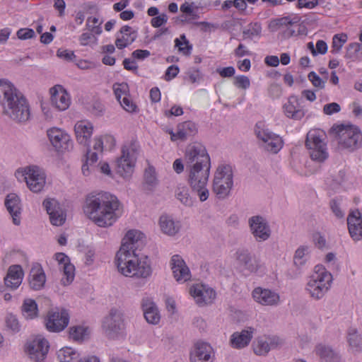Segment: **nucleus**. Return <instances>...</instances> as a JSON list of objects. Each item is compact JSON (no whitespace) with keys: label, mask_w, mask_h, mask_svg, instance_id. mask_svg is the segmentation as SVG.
<instances>
[{"label":"nucleus","mask_w":362,"mask_h":362,"mask_svg":"<svg viewBox=\"0 0 362 362\" xmlns=\"http://www.w3.org/2000/svg\"><path fill=\"white\" fill-rule=\"evenodd\" d=\"M141 233L130 230L125 235L119 250L116 255L118 271L125 276L146 279L152 274L151 262L146 256L139 258L135 253L136 244Z\"/></svg>","instance_id":"nucleus-1"},{"label":"nucleus","mask_w":362,"mask_h":362,"mask_svg":"<svg viewBox=\"0 0 362 362\" xmlns=\"http://www.w3.org/2000/svg\"><path fill=\"white\" fill-rule=\"evenodd\" d=\"M119 205L117 197L110 193H92L86 199L83 211L99 227H108L119 216Z\"/></svg>","instance_id":"nucleus-2"},{"label":"nucleus","mask_w":362,"mask_h":362,"mask_svg":"<svg viewBox=\"0 0 362 362\" xmlns=\"http://www.w3.org/2000/svg\"><path fill=\"white\" fill-rule=\"evenodd\" d=\"M0 105L3 115L16 123H23L30 118V107L26 98L6 79H0Z\"/></svg>","instance_id":"nucleus-3"},{"label":"nucleus","mask_w":362,"mask_h":362,"mask_svg":"<svg viewBox=\"0 0 362 362\" xmlns=\"http://www.w3.org/2000/svg\"><path fill=\"white\" fill-rule=\"evenodd\" d=\"M332 281V274L322 265H317L308 278L305 290L313 299L321 300L331 288Z\"/></svg>","instance_id":"nucleus-4"},{"label":"nucleus","mask_w":362,"mask_h":362,"mask_svg":"<svg viewBox=\"0 0 362 362\" xmlns=\"http://www.w3.org/2000/svg\"><path fill=\"white\" fill-rule=\"evenodd\" d=\"M211 165L209 166H192L186 167L187 173V182L199 197L201 202L206 201L209 196L207 189V183L210 175Z\"/></svg>","instance_id":"nucleus-5"},{"label":"nucleus","mask_w":362,"mask_h":362,"mask_svg":"<svg viewBox=\"0 0 362 362\" xmlns=\"http://www.w3.org/2000/svg\"><path fill=\"white\" fill-rule=\"evenodd\" d=\"M233 185L232 167L228 164L219 165L214 173L213 191L219 199L227 197Z\"/></svg>","instance_id":"nucleus-6"},{"label":"nucleus","mask_w":362,"mask_h":362,"mask_svg":"<svg viewBox=\"0 0 362 362\" xmlns=\"http://www.w3.org/2000/svg\"><path fill=\"white\" fill-rule=\"evenodd\" d=\"M341 148L354 151L362 146V133L356 126L341 124L335 128Z\"/></svg>","instance_id":"nucleus-7"},{"label":"nucleus","mask_w":362,"mask_h":362,"mask_svg":"<svg viewBox=\"0 0 362 362\" xmlns=\"http://www.w3.org/2000/svg\"><path fill=\"white\" fill-rule=\"evenodd\" d=\"M19 181H25L30 191L37 193L45 187L46 176L44 171L36 165L19 168L15 173Z\"/></svg>","instance_id":"nucleus-8"},{"label":"nucleus","mask_w":362,"mask_h":362,"mask_svg":"<svg viewBox=\"0 0 362 362\" xmlns=\"http://www.w3.org/2000/svg\"><path fill=\"white\" fill-rule=\"evenodd\" d=\"M325 138L326 135L323 132L316 129L310 130L307 134L305 145L310 151L312 160L322 163L328 158Z\"/></svg>","instance_id":"nucleus-9"},{"label":"nucleus","mask_w":362,"mask_h":362,"mask_svg":"<svg viewBox=\"0 0 362 362\" xmlns=\"http://www.w3.org/2000/svg\"><path fill=\"white\" fill-rule=\"evenodd\" d=\"M255 132L260 142V146L264 150L275 154L282 148L284 146L282 138L265 127L262 122L256 124Z\"/></svg>","instance_id":"nucleus-10"},{"label":"nucleus","mask_w":362,"mask_h":362,"mask_svg":"<svg viewBox=\"0 0 362 362\" xmlns=\"http://www.w3.org/2000/svg\"><path fill=\"white\" fill-rule=\"evenodd\" d=\"M186 167L211 165L210 157L205 146L201 143L194 142L187 146L185 153Z\"/></svg>","instance_id":"nucleus-11"},{"label":"nucleus","mask_w":362,"mask_h":362,"mask_svg":"<svg viewBox=\"0 0 362 362\" xmlns=\"http://www.w3.org/2000/svg\"><path fill=\"white\" fill-rule=\"evenodd\" d=\"M103 329L109 338H115L124 329L123 313L117 308H112L103 321Z\"/></svg>","instance_id":"nucleus-12"},{"label":"nucleus","mask_w":362,"mask_h":362,"mask_svg":"<svg viewBox=\"0 0 362 362\" xmlns=\"http://www.w3.org/2000/svg\"><path fill=\"white\" fill-rule=\"evenodd\" d=\"M136 160V151L132 147L124 146L122 156L117 160V173L124 178H129L134 172Z\"/></svg>","instance_id":"nucleus-13"},{"label":"nucleus","mask_w":362,"mask_h":362,"mask_svg":"<svg viewBox=\"0 0 362 362\" xmlns=\"http://www.w3.org/2000/svg\"><path fill=\"white\" fill-rule=\"evenodd\" d=\"M69 315L67 310H49L45 318L46 329L51 332H60L69 325Z\"/></svg>","instance_id":"nucleus-14"},{"label":"nucleus","mask_w":362,"mask_h":362,"mask_svg":"<svg viewBox=\"0 0 362 362\" xmlns=\"http://www.w3.org/2000/svg\"><path fill=\"white\" fill-rule=\"evenodd\" d=\"M250 232L257 242H263L269 238L271 230L267 220L261 216H254L249 218Z\"/></svg>","instance_id":"nucleus-15"},{"label":"nucleus","mask_w":362,"mask_h":362,"mask_svg":"<svg viewBox=\"0 0 362 362\" xmlns=\"http://www.w3.org/2000/svg\"><path fill=\"white\" fill-rule=\"evenodd\" d=\"M49 342L44 338L37 337L26 344V351L31 360L42 362L45 360L48 351Z\"/></svg>","instance_id":"nucleus-16"},{"label":"nucleus","mask_w":362,"mask_h":362,"mask_svg":"<svg viewBox=\"0 0 362 362\" xmlns=\"http://www.w3.org/2000/svg\"><path fill=\"white\" fill-rule=\"evenodd\" d=\"M189 293L200 305L211 303L216 298V291L203 284H193L189 287Z\"/></svg>","instance_id":"nucleus-17"},{"label":"nucleus","mask_w":362,"mask_h":362,"mask_svg":"<svg viewBox=\"0 0 362 362\" xmlns=\"http://www.w3.org/2000/svg\"><path fill=\"white\" fill-rule=\"evenodd\" d=\"M51 104L59 111L66 110L71 104L67 91L61 85H56L49 90Z\"/></svg>","instance_id":"nucleus-18"},{"label":"nucleus","mask_w":362,"mask_h":362,"mask_svg":"<svg viewBox=\"0 0 362 362\" xmlns=\"http://www.w3.org/2000/svg\"><path fill=\"white\" fill-rule=\"evenodd\" d=\"M280 344V339L276 336H262L253 342V350L256 355L266 356L270 350L276 349Z\"/></svg>","instance_id":"nucleus-19"},{"label":"nucleus","mask_w":362,"mask_h":362,"mask_svg":"<svg viewBox=\"0 0 362 362\" xmlns=\"http://www.w3.org/2000/svg\"><path fill=\"white\" fill-rule=\"evenodd\" d=\"M252 294L254 300L262 305L276 306L280 302L279 293L270 289L257 287Z\"/></svg>","instance_id":"nucleus-20"},{"label":"nucleus","mask_w":362,"mask_h":362,"mask_svg":"<svg viewBox=\"0 0 362 362\" xmlns=\"http://www.w3.org/2000/svg\"><path fill=\"white\" fill-rule=\"evenodd\" d=\"M170 265L173 276L177 282L185 283L191 279L190 271L180 256L173 255Z\"/></svg>","instance_id":"nucleus-21"},{"label":"nucleus","mask_w":362,"mask_h":362,"mask_svg":"<svg viewBox=\"0 0 362 362\" xmlns=\"http://www.w3.org/2000/svg\"><path fill=\"white\" fill-rule=\"evenodd\" d=\"M315 351L320 362H342L340 353L329 344H318Z\"/></svg>","instance_id":"nucleus-22"},{"label":"nucleus","mask_w":362,"mask_h":362,"mask_svg":"<svg viewBox=\"0 0 362 362\" xmlns=\"http://www.w3.org/2000/svg\"><path fill=\"white\" fill-rule=\"evenodd\" d=\"M212 347L208 343L198 341L190 353L191 362H212Z\"/></svg>","instance_id":"nucleus-23"},{"label":"nucleus","mask_w":362,"mask_h":362,"mask_svg":"<svg viewBox=\"0 0 362 362\" xmlns=\"http://www.w3.org/2000/svg\"><path fill=\"white\" fill-rule=\"evenodd\" d=\"M347 224L352 239L354 241L361 240L362 239V217L358 210L352 211L348 216Z\"/></svg>","instance_id":"nucleus-24"},{"label":"nucleus","mask_w":362,"mask_h":362,"mask_svg":"<svg viewBox=\"0 0 362 362\" xmlns=\"http://www.w3.org/2000/svg\"><path fill=\"white\" fill-rule=\"evenodd\" d=\"M47 136L52 144L58 150H66L70 146V136L60 129L47 130Z\"/></svg>","instance_id":"nucleus-25"},{"label":"nucleus","mask_w":362,"mask_h":362,"mask_svg":"<svg viewBox=\"0 0 362 362\" xmlns=\"http://www.w3.org/2000/svg\"><path fill=\"white\" fill-rule=\"evenodd\" d=\"M5 206L12 216L13 223L16 226H19L21 224L19 215L21 211L19 197L15 193L8 194L5 199Z\"/></svg>","instance_id":"nucleus-26"},{"label":"nucleus","mask_w":362,"mask_h":362,"mask_svg":"<svg viewBox=\"0 0 362 362\" xmlns=\"http://www.w3.org/2000/svg\"><path fill=\"white\" fill-rule=\"evenodd\" d=\"M141 308L144 317L148 323L157 325L160 322V315L158 307L150 298L142 299Z\"/></svg>","instance_id":"nucleus-27"},{"label":"nucleus","mask_w":362,"mask_h":362,"mask_svg":"<svg viewBox=\"0 0 362 362\" xmlns=\"http://www.w3.org/2000/svg\"><path fill=\"white\" fill-rule=\"evenodd\" d=\"M255 329L248 327L240 332H234L230 338V344L235 349H242L247 346L250 342Z\"/></svg>","instance_id":"nucleus-28"},{"label":"nucleus","mask_w":362,"mask_h":362,"mask_svg":"<svg viewBox=\"0 0 362 362\" xmlns=\"http://www.w3.org/2000/svg\"><path fill=\"white\" fill-rule=\"evenodd\" d=\"M23 277V272L20 265H12L9 267L7 274L4 278V283L7 288H17L21 284Z\"/></svg>","instance_id":"nucleus-29"},{"label":"nucleus","mask_w":362,"mask_h":362,"mask_svg":"<svg viewBox=\"0 0 362 362\" xmlns=\"http://www.w3.org/2000/svg\"><path fill=\"white\" fill-rule=\"evenodd\" d=\"M93 130L92 123L87 120L78 121L74 126L77 141L82 144H86L90 138Z\"/></svg>","instance_id":"nucleus-30"},{"label":"nucleus","mask_w":362,"mask_h":362,"mask_svg":"<svg viewBox=\"0 0 362 362\" xmlns=\"http://www.w3.org/2000/svg\"><path fill=\"white\" fill-rule=\"evenodd\" d=\"M237 260L243 268L250 272H255L258 270L259 264L258 261L251 256L246 249H240L236 252Z\"/></svg>","instance_id":"nucleus-31"},{"label":"nucleus","mask_w":362,"mask_h":362,"mask_svg":"<svg viewBox=\"0 0 362 362\" xmlns=\"http://www.w3.org/2000/svg\"><path fill=\"white\" fill-rule=\"evenodd\" d=\"M121 37L117 36L115 45L119 49H124L131 45L137 37L136 31L129 25H124L120 28Z\"/></svg>","instance_id":"nucleus-32"},{"label":"nucleus","mask_w":362,"mask_h":362,"mask_svg":"<svg viewBox=\"0 0 362 362\" xmlns=\"http://www.w3.org/2000/svg\"><path fill=\"white\" fill-rule=\"evenodd\" d=\"M46 276L44 271L39 264L33 266L30 272L29 284L32 289L38 291L44 287Z\"/></svg>","instance_id":"nucleus-33"},{"label":"nucleus","mask_w":362,"mask_h":362,"mask_svg":"<svg viewBox=\"0 0 362 362\" xmlns=\"http://www.w3.org/2000/svg\"><path fill=\"white\" fill-rule=\"evenodd\" d=\"M284 110L286 117L296 120L302 119L305 115L303 110L300 107L298 98L295 96L289 98L288 102L284 105Z\"/></svg>","instance_id":"nucleus-34"},{"label":"nucleus","mask_w":362,"mask_h":362,"mask_svg":"<svg viewBox=\"0 0 362 362\" xmlns=\"http://www.w3.org/2000/svg\"><path fill=\"white\" fill-rule=\"evenodd\" d=\"M197 132V127L195 123L191 121H186L177 124L176 134H173V136H177L179 138V140L185 141L189 136L195 135Z\"/></svg>","instance_id":"nucleus-35"},{"label":"nucleus","mask_w":362,"mask_h":362,"mask_svg":"<svg viewBox=\"0 0 362 362\" xmlns=\"http://www.w3.org/2000/svg\"><path fill=\"white\" fill-rule=\"evenodd\" d=\"M161 230L166 235L173 236L180 230V223L175 221L170 216H161L159 221Z\"/></svg>","instance_id":"nucleus-36"},{"label":"nucleus","mask_w":362,"mask_h":362,"mask_svg":"<svg viewBox=\"0 0 362 362\" xmlns=\"http://www.w3.org/2000/svg\"><path fill=\"white\" fill-rule=\"evenodd\" d=\"M310 247L308 245L300 246L295 252L293 263L298 267L305 264L310 258Z\"/></svg>","instance_id":"nucleus-37"},{"label":"nucleus","mask_w":362,"mask_h":362,"mask_svg":"<svg viewBox=\"0 0 362 362\" xmlns=\"http://www.w3.org/2000/svg\"><path fill=\"white\" fill-rule=\"evenodd\" d=\"M78 357V352L70 346L63 347L57 351V358L60 362H71Z\"/></svg>","instance_id":"nucleus-38"},{"label":"nucleus","mask_w":362,"mask_h":362,"mask_svg":"<svg viewBox=\"0 0 362 362\" xmlns=\"http://www.w3.org/2000/svg\"><path fill=\"white\" fill-rule=\"evenodd\" d=\"M22 313L25 318L33 319L36 317L38 314L36 302L30 298L25 299L22 305Z\"/></svg>","instance_id":"nucleus-39"},{"label":"nucleus","mask_w":362,"mask_h":362,"mask_svg":"<svg viewBox=\"0 0 362 362\" xmlns=\"http://www.w3.org/2000/svg\"><path fill=\"white\" fill-rule=\"evenodd\" d=\"M158 185V180L155 168L153 166H148L144 172V187L148 190H152Z\"/></svg>","instance_id":"nucleus-40"},{"label":"nucleus","mask_w":362,"mask_h":362,"mask_svg":"<svg viewBox=\"0 0 362 362\" xmlns=\"http://www.w3.org/2000/svg\"><path fill=\"white\" fill-rule=\"evenodd\" d=\"M175 197L185 206H192L193 201L189 195L188 188L185 185H179L175 190Z\"/></svg>","instance_id":"nucleus-41"},{"label":"nucleus","mask_w":362,"mask_h":362,"mask_svg":"<svg viewBox=\"0 0 362 362\" xmlns=\"http://www.w3.org/2000/svg\"><path fill=\"white\" fill-rule=\"evenodd\" d=\"M262 33V26L259 23H251L243 30V34L245 38L252 39L255 37H259Z\"/></svg>","instance_id":"nucleus-42"},{"label":"nucleus","mask_w":362,"mask_h":362,"mask_svg":"<svg viewBox=\"0 0 362 362\" xmlns=\"http://www.w3.org/2000/svg\"><path fill=\"white\" fill-rule=\"evenodd\" d=\"M61 269L63 270V277L62 278V284L64 286L69 285L74 280L75 276V267L70 262H66L62 266Z\"/></svg>","instance_id":"nucleus-43"},{"label":"nucleus","mask_w":362,"mask_h":362,"mask_svg":"<svg viewBox=\"0 0 362 362\" xmlns=\"http://www.w3.org/2000/svg\"><path fill=\"white\" fill-rule=\"evenodd\" d=\"M362 56V45L358 42H353L346 47L345 57L355 61Z\"/></svg>","instance_id":"nucleus-44"},{"label":"nucleus","mask_w":362,"mask_h":362,"mask_svg":"<svg viewBox=\"0 0 362 362\" xmlns=\"http://www.w3.org/2000/svg\"><path fill=\"white\" fill-rule=\"evenodd\" d=\"M349 345L356 351L362 349V337L355 329H350L348 335Z\"/></svg>","instance_id":"nucleus-45"},{"label":"nucleus","mask_w":362,"mask_h":362,"mask_svg":"<svg viewBox=\"0 0 362 362\" xmlns=\"http://www.w3.org/2000/svg\"><path fill=\"white\" fill-rule=\"evenodd\" d=\"M88 334V329L81 325L72 326L69 330V337L74 341L83 340Z\"/></svg>","instance_id":"nucleus-46"},{"label":"nucleus","mask_w":362,"mask_h":362,"mask_svg":"<svg viewBox=\"0 0 362 362\" xmlns=\"http://www.w3.org/2000/svg\"><path fill=\"white\" fill-rule=\"evenodd\" d=\"M49 220L52 225L60 226H62L66 221V213L62 208L50 214Z\"/></svg>","instance_id":"nucleus-47"},{"label":"nucleus","mask_w":362,"mask_h":362,"mask_svg":"<svg viewBox=\"0 0 362 362\" xmlns=\"http://www.w3.org/2000/svg\"><path fill=\"white\" fill-rule=\"evenodd\" d=\"M180 39L183 41V43L178 38H176L175 40V47H178L179 51L184 54L189 55L192 49V45L189 44V40H187L184 34L180 35Z\"/></svg>","instance_id":"nucleus-48"},{"label":"nucleus","mask_w":362,"mask_h":362,"mask_svg":"<svg viewBox=\"0 0 362 362\" xmlns=\"http://www.w3.org/2000/svg\"><path fill=\"white\" fill-rule=\"evenodd\" d=\"M42 206L49 215L62 208L59 202L54 198H46L42 202Z\"/></svg>","instance_id":"nucleus-49"},{"label":"nucleus","mask_w":362,"mask_h":362,"mask_svg":"<svg viewBox=\"0 0 362 362\" xmlns=\"http://www.w3.org/2000/svg\"><path fill=\"white\" fill-rule=\"evenodd\" d=\"M293 22L288 17H283L272 21L269 25V28L272 32H276L283 25H293Z\"/></svg>","instance_id":"nucleus-50"},{"label":"nucleus","mask_w":362,"mask_h":362,"mask_svg":"<svg viewBox=\"0 0 362 362\" xmlns=\"http://www.w3.org/2000/svg\"><path fill=\"white\" fill-rule=\"evenodd\" d=\"M100 24L101 23H99V19L96 17H89L87 19L88 29L95 35H100L102 33Z\"/></svg>","instance_id":"nucleus-51"},{"label":"nucleus","mask_w":362,"mask_h":362,"mask_svg":"<svg viewBox=\"0 0 362 362\" xmlns=\"http://www.w3.org/2000/svg\"><path fill=\"white\" fill-rule=\"evenodd\" d=\"M346 41V35L339 36V35H335L332 40V52L334 54L339 53Z\"/></svg>","instance_id":"nucleus-52"},{"label":"nucleus","mask_w":362,"mask_h":362,"mask_svg":"<svg viewBox=\"0 0 362 362\" xmlns=\"http://www.w3.org/2000/svg\"><path fill=\"white\" fill-rule=\"evenodd\" d=\"M329 206L332 213L335 215L337 218H344L345 213L341 209V202L339 199H332L329 202Z\"/></svg>","instance_id":"nucleus-53"},{"label":"nucleus","mask_w":362,"mask_h":362,"mask_svg":"<svg viewBox=\"0 0 362 362\" xmlns=\"http://www.w3.org/2000/svg\"><path fill=\"white\" fill-rule=\"evenodd\" d=\"M233 84L238 88L246 90L250 87V81L247 76L239 75L234 78Z\"/></svg>","instance_id":"nucleus-54"},{"label":"nucleus","mask_w":362,"mask_h":362,"mask_svg":"<svg viewBox=\"0 0 362 362\" xmlns=\"http://www.w3.org/2000/svg\"><path fill=\"white\" fill-rule=\"evenodd\" d=\"M16 35L18 38L21 40L32 39L36 36L35 31L33 29L28 28L19 29L16 33Z\"/></svg>","instance_id":"nucleus-55"},{"label":"nucleus","mask_w":362,"mask_h":362,"mask_svg":"<svg viewBox=\"0 0 362 362\" xmlns=\"http://www.w3.org/2000/svg\"><path fill=\"white\" fill-rule=\"evenodd\" d=\"M308 78L315 87L319 89H323L325 88V81H323L315 71L310 72L308 75Z\"/></svg>","instance_id":"nucleus-56"},{"label":"nucleus","mask_w":362,"mask_h":362,"mask_svg":"<svg viewBox=\"0 0 362 362\" xmlns=\"http://www.w3.org/2000/svg\"><path fill=\"white\" fill-rule=\"evenodd\" d=\"M6 327L13 332H18L20 326L16 317L12 314H9L6 318Z\"/></svg>","instance_id":"nucleus-57"},{"label":"nucleus","mask_w":362,"mask_h":362,"mask_svg":"<svg viewBox=\"0 0 362 362\" xmlns=\"http://www.w3.org/2000/svg\"><path fill=\"white\" fill-rule=\"evenodd\" d=\"M103 139L107 142L114 143L115 139L111 136H105L104 137L96 138L94 141L93 149L97 151L102 152L103 150Z\"/></svg>","instance_id":"nucleus-58"},{"label":"nucleus","mask_w":362,"mask_h":362,"mask_svg":"<svg viewBox=\"0 0 362 362\" xmlns=\"http://www.w3.org/2000/svg\"><path fill=\"white\" fill-rule=\"evenodd\" d=\"M315 245L320 250H324L327 247V242L325 237L320 233H315L313 235Z\"/></svg>","instance_id":"nucleus-59"},{"label":"nucleus","mask_w":362,"mask_h":362,"mask_svg":"<svg viewBox=\"0 0 362 362\" xmlns=\"http://www.w3.org/2000/svg\"><path fill=\"white\" fill-rule=\"evenodd\" d=\"M121 106L127 112H134L136 107V105L129 98L127 95H124L118 100Z\"/></svg>","instance_id":"nucleus-60"},{"label":"nucleus","mask_w":362,"mask_h":362,"mask_svg":"<svg viewBox=\"0 0 362 362\" xmlns=\"http://www.w3.org/2000/svg\"><path fill=\"white\" fill-rule=\"evenodd\" d=\"M341 110L340 105L337 103H331L324 105L323 112L325 115H331L334 113L339 112Z\"/></svg>","instance_id":"nucleus-61"},{"label":"nucleus","mask_w":362,"mask_h":362,"mask_svg":"<svg viewBox=\"0 0 362 362\" xmlns=\"http://www.w3.org/2000/svg\"><path fill=\"white\" fill-rule=\"evenodd\" d=\"M168 17L165 13L153 17L151 21V24L154 28H159L165 24L168 21Z\"/></svg>","instance_id":"nucleus-62"},{"label":"nucleus","mask_w":362,"mask_h":362,"mask_svg":"<svg viewBox=\"0 0 362 362\" xmlns=\"http://www.w3.org/2000/svg\"><path fill=\"white\" fill-rule=\"evenodd\" d=\"M127 88V83L119 84L117 87L114 86V92L117 100H119L124 95H127L126 94Z\"/></svg>","instance_id":"nucleus-63"},{"label":"nucleus","mask_w":362,"mask_h":362,"mask_svg":"<svg viewBox=\"0 0 362 362\" xmlns=\"http://www.w3.org/2000/svg\"><path fill=\"white\" fill-rule=\"evenodd\" d=\"M318 5L317 0H298V7L299 8H306L308 9L313 8Z\"/></svg>","instance_id":"nucleus-64"}]
</instances>
